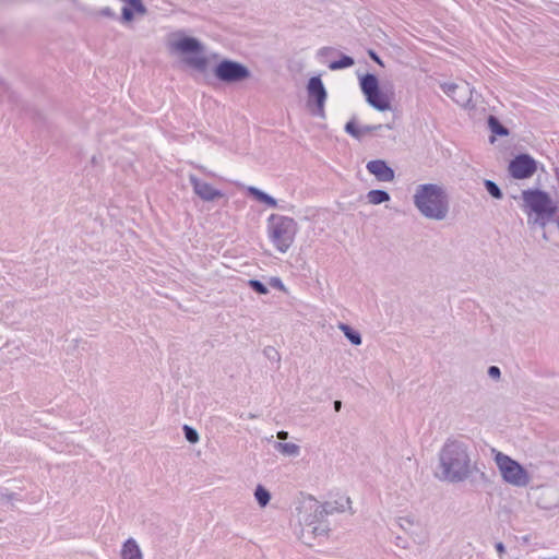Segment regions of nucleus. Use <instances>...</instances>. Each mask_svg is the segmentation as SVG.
Listing matches in <instances>:
<instances>
[{
    "mask_svg": "<svg viewBox=\"0 0 559 559\" xmlns=\"http://www.w3.org/2000/svg\"><path fill=\"white\" fill-rule=\"evenodd\" d=\"M496 549H497V551H498V552H500V554L504 552V550H506V548H504V546H503V544H502V543H498V544H496Z\"/></svg>",
    "mask_w": 559,
    "mask_h": 559,
    "instance_id": "40",
    "label": "nucleus"
},
{
    "mask_svg": "<svg viewBox=\"0 0 559 559\" xmlns=\"http://www.w3.org/2000/svg\"><path fill=\"white\" fill-rule=\"evenodd\" d=\"M264 355L272 360L280 361L281 359L278 352L272 346H267L264 348Z\"/></svg>",
    "mask_w": 559,
    "mask_h": 559,
    "instance_id": "30",
    "label": "nucleus"
},
{
    "mask_svg": "<svg viewBox=\"0 0 559 559\" xmlns=\"http://www.w3.org/2000/svg\"><path fill=\"white\" fill-rule=\"evenodd\" d=\"M189 181L193 188L194 193L203 201H213L223 197V193L215 189L210 183L200 180L197 176L190 175Z\"/></svg>",
    "mask_w": 559,
    "mask_h": 559,
    "instance_id": "12",
    "label": "nucleus"
},
{
    "mask_svg": "<svg viewBox=\"0 0 559 559\" xmlns=\"http://www.w3.org/2000/svg\"><path fill=\"white\" fill-rule=\"evenodd\" d=\"M183 432L187 441H189L190 443H197L199 441V433L191 426L185 425Z\"/></svg>",
    "mask_w": 559,
    "mask_h": 559,
    "instance_id": "26",
    "label": "nucleus"
},
{
    "mask_svg": "<svg viewBox=\"0 0 559 559\" xmlns=\"http://www.w3.org/2000/svg\"><path fill=\"white\" fill-rule=\"evenodd\" d=\"M442 91L460 106L466 107L473 98V88L467 82L444 83Z\"/></svg>",
    "mask_w": 559,
    "mask_h": 559,
    "instance_id": "11",
    "label": "nucleus"
},
{
    "mask_svg": "<svg viewBox=\"0 0 559 559\" xmlns=\"http://www.w3.org/2000/svg\"><path fill=\"white\" fill-rule=\"evenodd\" d=\"M369 56H370V57H371V58H372L377 63H379L380 66H383V63H382L381 59L378 57V55H377L374 51L370 50V51H369Z\"/></svg>",
    "mask_w": 559,
    "mask_h": 559,
    "instance_id": "37",
    "label": "nucleus"
},
{
    "mask_svg": "<svg viewBox=\"0 0 559 559\" xmlns=\"http://www.w3.org/2000/svg\"><path fill=\"white\" fill-rule=\"evenodd\" d=\"M508 169L513 178L527 179L536 173V160L527 154H520L510 162Z\"/></svg>",
    "mask_w": 559,
    "mask_h": 559,
    "instance_id": "10",
    "label": "nucleus"
},
{
    "mask_svg": "<svg viewBox=\"0 0 559 559\" xmlns=\"http://www.w3.org/2000/svg\"><path fill=\"white\" fill-rule=\"evenodd\" d=\"M248 191H249V193H250L251 195H253L258 201H260V200H261V198L263 197V194L265 193V192L261 191L260 189H258V188H255V187H249Z\"/></svg>",
    "mask_w": 559,
    "mask_h": 559,
    "instance_id": "35",
    "label": "nucleus"
},
{
    "mask_svg": "<svg viewBox=\"0 0 559 559\" xmlns=\"http://www.w3.org/2000/svg\"><path fill=\"white\" fill-rule=\"evenodd\" d=\"M360 87L365 96L378 92L379 82L374 74L367 73L360 79Z\"/></svg>",
    "mask_w": 559,
    "mask_h": 559,
    "instance_id": "16",
    "label": "nucleus"
},
{
    "mask_svg": "<svg viewBox=\"0 0 559 559\" xmlns=\"http://www.w3.org/2000/svg\"><path fill=\"white\" fill-rule=\"evenodd\" d=\"M95 15L107 17V19H116L115 11L111 8H109V7L100 8L99 10H97L95 12Z\"/></svg>",
    "mask_w": 559,
    "mask_h": 559,
    "instance_id": "27",
    "label": "nucleus"
},
{
    "mask_svg": "<svg viewBox=\"0 0 559 559\" xmlns=\"http://www.w3.org/2000/svg\"><path fill=\"white\" fill-rule=\"evenodd\" d=\"M133 19V11L131 8L129 7H123L122 8V20L124 22H129Z\"/></svg>",
    "mask_w": 559,
    "mask_h": 559,
    "instance_id": "33",
    "label": "nucleus"
},
{
    "mask_svg": "<svg viewBox=\"0 0 559 559\" xmlns=\"http://www.w3.org/2000/svg\"><path fill=\"white\" fill-rule=\"evenodd\" d=\"M254 498L261 508L269 504L271 500V493L262 485H258L254 490Z\"/></svg>",
    "mask_w": 559,
    "mask_h": 559,
    "instance_id": "21",
    "label": "nucleus"
},
{
    "mask_svg": "<svg viewBox=\"0 0 559 559\" xmlns=\"http://www.w3.org/2000/svg\"><path fill=\"white\" fill-rule=\"evenodd\" d=\"M248 285L251 289L260 295H266L269 293L267 287L259 280H249Z\"/></svg>",
    "mask_w": 559,
    "mask_h": 559,
    "instance_id": "25",
    "label": "nucleus"
},
{
    "mask_svg": "<svg viewBox=\"0 0 559 559\" xmlns=\"http://www.w3.org/2000/svg\"><path fill=\"white\" fill-rule=\"evenodd\" d=\"M399 526L403 530H408L413 525V520L408 516H402L397 520Z\"/></svg>",
    "mask_w": 559,
    "mask_h": 559,
    "instance_id": "31",
    "label": "nucleus"
},
{
    "mask_svg": "<svg viewBox=\"0 0 559 559\" xmlns=\"http://www.w3.org/2000/svg\"><path fill=\"white\" fill-rule=\"evenodd\" d=\"M297 230V223L292 217L271 214L267 218V237L274 248L281 253H286L289 250L295 241Z\"/></svg>",
    "mask_w": 559,
    "mask_h": 559,
    "instance_id": "4",
    "label": "nucleus"
},
{
    "mask_svg": "<svg viewBox=\"0 0 559 559\" xmlns=\"http://www.w3.org/2000/svg\"><path fill=\"white\" fill-rule=\"evenodd\" d=\"M131 5L132 11L144 14L146 13V8L142 3L141 0H127Z\"/></svg>",
    "mask_w": 559,
    "mask_h": 559,
    "instance_id": "28",
    "label": "nucleus"
},
{
    "mask_svg": "<svg viewBox=\"0 0 559 559\" xmlns=\"http://www.w3.org/2000/svg\"><path fill=\"white\" fill-rule=\"evenodd\" d=\"M350 506L348 497L340 500L328 501L321 504L313 498L304 501L299 512V520L304 523V532L314 536H324L329 532V524L325 516L335 512H344Z\"/></svg>",
    "mask_w": 559,
    "mask_h": 559,
    "instance_id": "2",
    "label": "nucleus"
},
{
    "mask_svg": "<svg viewBox=\"0 0 559 559\" xmlns=\"http://www.w3.org/2000/svg\"><path fill=\"white\" fill-rule=\"evenodd\" d=\"M355 63L354 59L349 56H343L340 60L332 61L329 64L331 70H341L345 68H349Z\"/></svg>",
    "mask_w": 559,
    "mask_h": 559,
    "instance_id": "22",
    "label": "nucleus"
},
{
    "mask_svg": "<svg viewBox=\"0 0 559 559\" xmlns=\"http://www.w3.org/2000/svg\"><path fill=\"white\" fill-rule=\"evenodd\" d=\"M413 202L425 218L442 221L448 216L449 198L445 190L439 185H418L413 195Z\"/></svg>",
    "mask_w": 559,
    "mask_h": 559,
    "instance_id": "3",
    "label": "nucleus"
},
{
    "mask_svg": "<svg viewBox=\"0 0 559 559\" xmlns=\"http://www.w3.org/2000/svg\"><path fill=\"white\" fill-rule=\"evenodd\" d=\"M214 74L222 82L236 83L248 79L250 71L237 61L225 59L215 67Z\"/></svg>",
    "mask_w": 559,
    "mask_h": 559,
    "instance_id": "8",
    "label": "nucleus"
},
{
    "mask_svg": "<svg viewBox=\"0 0 559 559\" xmlns=\"http://www.w3.org/2000/svg\"><path fill=\"white\" fill-rule=\"evenodd\" d=\"M543 559H558L557 557H551V558H543Z\"/></svg>",
    "mask_w": 559,
    "mask_h": 559,
    "instance_id": "42",
    "label": "nucleus"
},
{
    "mask_svg": "<svg viewBox=\"0 0 559 559\" xmlns=\"http://www.w3.org/2000/svg\"><path fill=\"white\" fill-rule=\"evenodd\" d=\"M260 202L265 203L270 207H276L277 206V201L273 197L267 194V193L263 194V197L261 198Z\"/></svg>",
    "mask_w": 559,
    "mask_h": 559,
    "instance_id": "32",
    "label": "nucleus"
},
{
    "mask_svg": "<svg viewBox=\"0 0 559 559\" xmlns=\"http://www.w3.org/2000/svg\"><path fill=\"white\" fill-rule=\"evenodd\" d=\"M367 103L377 110L384 111L390 109V102L388 97L381 93L380 88L378 92L370 93L366 96Z\"/></svg>",
    "mask_w": 559,
    "mask_h": 559,
    "instance_id": "15",
    "label": "nucleus"
},
{
    "mask_svg": "<svg viewBox=\"0 0 559 559\" xmlns=\"http://www.w3.org/2000/svg\"><path fill=\"white\" fill-rule=\"evenodd\" d=\"M276 451L285 456H298L300 453V447L296 443L290 442H276L274 444Z\"/></svg>",
    "mask_w": 559,
    "mask_h": 559,
    "instance_id": "18",
    "label": "nucleus"
},
{
    "mask_svg": "<svg viewBox=\"0 0 559 559\" xmlns=\"http://www.w3.org/2000/svg\"><path fill=\"white\" fill-rule=\"evenodd\" d=\"M366 168L378 181L391 182L394 180V170L383 159L370 160L367 163Z\"/></svg>",
    "mask_w": 559,
    "mask_h": 559,
    "instance_id": "13",
    "label": "nucleus"
},
{
    "mask_svg": "<svg viewBox=\"0 0 559 559\" xmlns=\"http://www.w3.org/2000/svg\"><path fill=\"white\" fill-rule=\"evenodd\" d=\"M170 48L187 56L185 62L190 68L200 72L205 71L207 59L204 56V46L198 38L181 36L179 39L170 44Z\"/></svg>",
    "mask_w": 559,
    "mask_h": 559,
    "instance_id": "6",
    "label": "nucleus"
},
{
    "mask_svg": "<svg viewBox=\"0 0 559 559\" xmlns=\"http://www.w3.org/2000/svg\"><path fill=\"white\" fill-rule=\"evenodd\" d=\"M488 376L492 379H499L501 376L500 368L497 366H490L488 368Z\"/></svg>",
    "mask_w": 559,
    "mask_h": 559,
    "instance_id": "34",
    "label": "nucleus"
},
{
    "mask_svg": "<svg viewBox=\"0 0 559 559\" xmlns=\"http://www.w3.org/2000/svg\"><path fill=\"white\" fill-rule=\"evenodd\" d=\"M340 330L344 333L346 338L353 344V345H360L362 342L361 335L359 332L352 329L349 325L345 323H341L338 325Z\"/></svg>",
    "mask_w": 559,
    "mask_h": 559,
    "instance_id": "20",
    "label": "nucleus"
},
{
    "mask_svg": "<svg viewBox=\"0 0 559 559\" xmlns=\"http://www.w3.org/2000/svg\"><path fill=\"white\" fill-rule=\"evenodd\" d=\"M368 203L378 205L390 201L391 197L385 190L374 189L370 190L366 195Z\"/></svg>",
    "mask_w": 559,
    "mask_h": 559,
    "instance_id": "17",
    "label": "nucleus"
},
{
    "mask_svg": "<svg viewBox=\"0 0 559 559\" xmlns=\"http://www.w3.org/2000/svg\"><path fill=\"white\" fill-rule=\"evenodd\" d=\"M488 127L493 135L507 136L509 135V130L506 128L497 117L490 115L488 117Z\"/></svg>",
    "mask_w": 559,
    "mask_h": 559,
    "instance_id": "19",
    "label": "nucleus"
},
{
    "mask_svg": "<svg viewBox=\"0 0 559 559\" xmlns=\"http://www.w3.org/2000/svg\"><path fill=\"white\" fill-rule=\"evenodd\" d=\"M484 185H485V188L487 190V192L495 199H502V191L501 189L498 187V185L496 182H493L492 180H489V179H486L484 181Z\"/></svg>",
    "mask_w": 559,
    "mask_h": 559,
    "instance_id": "23",
    "label": "nucleus"
},
{
    "mask_svg": "<svg viewBox=\"0 0 559 559\" xmlns=\"http://www.w3.org/2000/svg\"><path fill=\"white\" fill-rule=\"evenodd\" d=\"M271 285L273 287H276V288H280V289H284V284H283V282L278 277H273L271 280Z\"/></svg>",
    "mask_w": 559,
    "mask_h": 559,
    "instance_id": "36",
    "label": "nucleus"
},
{
    "mask_svg": "<svg viewBox=\"0 0 559 559\" xmlns=\"http://www.w3.org/2000/svg\"><path fill=\"white\" fill-rule=\"evenodd\" d=\"M333 406H334V409H335L336 412H340V411H341V408H342V402H341V401H338V400H337V401H334Z\"/></svg>",
    "mask_w": 559,
    "mask_h": 559,
    "instance_id": "39",
    "label": "nucleus"
},
{
    "mask_svg": "<svg viewBox=\"0 0 559 559\" xmlns=\"http://www.w3.org/2000/svg\"><path fill=\"white\" fill-rule=\"evenodd\" d=\"M308 91V105L311 106L314 103L312 114L320 118L325 117L324 105L328 97L326 90L323 85L322 80L319 76H312L307 86Z\"/></svg>",
    "mask_w": 559,
    "mask_h": 559,
    "instance_id": "9",
    "label": "nucleus"
},
{
    "mask_svg": "<svg viewBox=\"0 0 559 559\" xmlns=\"http://www.w3.org/2000/svg\"><path fill=\"white\" fill-rule=\"evenodd\" d=\"M383 127L388 128V129H391V126L390 124H372V126H364L361 127V130H362V136L368 134V133H371V132H374V131H378V130H381Z\"/></svg>",
    "mask_w": 559,
    "mask_h": 559,
    "instance_id": "29",
    "label": "nucleus"
},
{
    "mask_svg": "<svg viewBox=\"0 0 559 559\" xmlns=\"http://www.w3.org/2000/svg\"><path fill=\"white\" fill-rule=\"evenodd\" d=\"M495 462L502 479L515 487H525L530 483L527 471L515 460L502 452H496Z\"/></svg>",
    "mask_w": 559,
    "mask_h": 559,
    "instance_id": "7",
    "label": "nucleus"
},
{
    "mask_svg": "<svg viewBox=\"0 0 559 559\" xmlns=\"http://www.w3.org/2000/svg\"><path fill=\"white\" fill-rule=\"evenodd\" d=\"M495 140H496V139H495V136H491V138H490V142H491V143H493V142H495Z\"/></svg>",
    "mask_w": 559,
    "mask_h": 559,
    "instance_id": "41",
    "label": "nucleus"
},
{
    "mask_svg": "<svg viewBox=\"0 0 559 559\" xmlns=\"http://www.w3.org/2000/svg\"><path fill=\"white\" fill-rule=\"evenodd\" d=\"M121 559H143V554L136 540L132 537L128 538L121 548Z\"/></svg>",
    "mask_w": 559,
    "mask_h": 559,
    "instance_id": "14",
    "label": "nucleus"
},
{
    "mask_svg": "<svg viewBox=\"0 0 559 559\" xmlns=\"http://www.w3.org/2000/svg\"><path fill=\"white\" fill-rule=\"evenodd\" d=\"M345 131L353 138L360 140L362 138V130L358 128L355 121L350 120L345 124Z\"/></svg>",
    "mask_w": 559,
    "mask_h": 559,
    "instance_id": "24",
    "label": "nucleus"
},
{
    "mask_svg": "<svg viewBox=\"0 0 559 559\" xmlns=\"http://www.w3.org/2000/svg\"><path fill=\"white\" fill-rule=\"evenodd\" d=\"M522 199L524 211L528 215L534 213V223L542 227H545L546 224L554 218L558 210L556 202L552 201L550 195L538 189L524 190L522 192Z\"/></svg>",
    "mask_w": 559,
    "mask_h": 559,
    "instance_id": "5",
    "label": "nucleus"
},
{
    "mask_svg": "<svg viewBox=\"0 0 559 559\" xmlns=\"http://www.w3.org/2000/svg\"><path fill=\"white\" fill-rule=\"evenodd\" d=\"M440 478L450 483L467 479L472 472V460L468 447L459 440H447L439 452Z\"/></svg>",
    "mask_w": 559,
    "mask_h": 559,
    "instance_id": "1",
    "label": "nucleus"
},
{
    "mask_svg": "<svg viewBox=\"0 0 559 559\" xmlns=\"http://www.w3.org/2000/svg\"><path fill=\"white\" fill-rule=\"evenodd\" d=\"M277 438L280 440H286L288 438V432L284 431V430H281V431L277 432Z\"/></svg>",
    "mask_w": 559,
    "mask_h": 559,
    "instance_id": "38",
    "label": "nucleus"
}]
</instances>
